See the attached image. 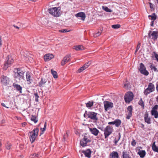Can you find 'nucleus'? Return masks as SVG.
Here are the masks:
<instances>
[{
  "mask_svg": "<svg viewBox=\"0 0 158 158\" xmlns=\"http://www.w3.org/2000/svg\"><path fill=\"white\" fill-rule=\"evenodd\" d=\"M91 142L89 136L87 135H84L83 138L80 141V145L83 147L88 145Z\"/></svg>",
  "mask_w": 158,
  "mask_h": 158,
  "instance_id": "f257e3e1",
  "label": "nucleus"
},
{
  "mask_svg": "<svg viewBox=\"0 0 158 158\" xmlns=\"http://www.w3.org/2000/svg\"><path fill=\"white\" fill-rule=\"evenodd\" d=\"M97 113L94 112H85L84 114V117L85 118H90L94 121L96 122L98 120L97 116Z\"/></svg>",
  "mask_w": 158,
  "mask_h": 158,
  "instance_id": "f03ea898",
  "label": "nucleus"
},
{
  "mask_svg": "<svg viewBox=\"0 0 158 158\" xmlns=\"http://www.w3.org/2000/svg\"><path fill=\"white\" fill-rule=\"evenodd\" d=\"M38 131L39 129L36 127L32 131L29 132V138L31 143H33L35 140L38 135Z\"/></svg>",
  "mask_w": 158,
  "mask_h": 158,
  "instance_id": "7ed1b4c3",
  "label": "nucleus"
},
{
  "mask_svg": "<svg viewBox=\"0 0 158 158\" xmlns=\"http://www.w3.org/2000/svg\"><path fill=\"white\" fill-rule=\"evenodd\" d=\"M14 76L16 79L19 80L23 79L24 78V72L19 68L17 69L15 72Z\"/></svg>",
  "mask_w": 158,
  "mask_h": 158,
  "instance_id": "20e7f679",
  "label": "nucleus"
},
{
  "mask_svg": "<svg viewBox=\"0 0 158 158\" xmlns=\"http://www.w3.org/2000/svg\"><path fill=\"white\" fill-rule=\"evenodd\" d=\"M49 13L55 17H58L60 15L59 10L57 7L51 8L48 9Z\"/></svg>",
  "mask_w": 158,
  "mask_h": 158,
  "instance_id": "39448f33",
  "label": "nucleus"
},
{
  "mask_svg": "<svg viewBox=\"0 0 158 158\" xmlns=\"http://www.w3.org/2000/svg\"><path fill=\"white\" fill-rule=\"evenodd\" d=\"M113 129L112 127L109 126H107L104 129V135L105 138L106 139L113 132Z\"/></svg>",
  "mask_w": 158,
  "mask_h": 158,
  "instance_id": "423d86ee",
  "label": "nucleus"
},
{
  "mask_svg": "<svg viewBox=\"0 0 158 158\" xmlns=\"http://www.w3.org/2000/svg\"><path fill=\"white\" fill-rule=\"evenodd\" d=\"M154 85L152 83H150L148 85V87L145 90L144 94L145 95H147L150 93L155 90Z\"/></svg>",
  "mask_w": 158,
  "mask_h": 158,
  "instance_id": "0eeeda50",
  "label": "nucleus"
},
{
  "mask_svg": "<svg viewBox=\"0 0 158 158\" xmlns=\"http://www.w3.org/2000/svg\"><path fill=\"white\" fill-rule=\"evenodd\" d=\"M134 94L131 92L127 93L124 96V100L127 103H129L132 101L134 97Z\"/></svg>",
  "mask_w": 158,
  "mask_h": 158,
  "instance_id": "6e6552de",
  "label": "nucleus"
},
{
  "mask_svg": "<svg viewBox=\"0 0 158 158\" xmlns=\"http://www.w3.org/2000/svg\"><path fill=\"white\" fill-rule=\"evenodd\" d=\"M0 79L1 83L2 85L6 86L9 84L10 82V79L7 76L2 75L1 76Z\"/></svg>",
  "mask_w": 158,
  "mask_h": 158,
  "instance_id": "1a4fd4ad",
  "label": "nucleus"
},
{
  "mask_svg": "<svg viewBox=\"0 0 158 158\" xmlns=\"http://www.w3.org/2000/svg\"><path fill=\"white\" fill-rule=\"evenodd\" d=\"M104 110L106 111H107L112 108L113 107V103L108 101H105L103 102Z\"/></svg>",
  "mask_w": 158,
  "mask_h": 158,
  "instance_id": "9d476101",
  "label": "nucleus"
},
{
  "mask_svg": "<svg viewBox=\"0 0 158 158\" xmlns=\"http://www.w3.org/2000/svg\"><path fill=\"white\" fill-rule=\"evenodd\" d=\"M148 37L150 38L151 37V39H153L154 41H156L157 40L158 37V31H154L152 32V31H150L148 33Z\"/></svg>",
  "mask_w": 158,
  "mask_h": 158,
  "instance_id": "9b49d317",
  "label": "nucleus"
},
{
  "mask_svg": "<svg viewBox=\"0 0 158 158\" xmlns=\"http://www.w3.org/2000/svg\"><path fill=\"white\" fill-rule=\"evenodd\" d=\"M26 76L27 84H30L33 81L32 74L29 72H27L26 73Z\"/></svg>",
  "mask_w": 158,
  "mask_h": 158,
  "instance_id": "f8f14e48",
  "label": "nucleus"
},
{
  "mask_svg": "<svg viewBox=\"0 0 158 158\" xmlns=\"http://www.w3.org/2000/svg\"><path fill=\"white\" fill-rule=\"evenodd\" d=\"M139 70L141 73L145 76H147L149 74L148 72L146 69L145 66L142 63H140Z\"/></svg>",
  "mask_w": 158,
  "mask_h": 158,
  "instance_id": "ddd939ff",
  "label": "nucleus"
},
{
  "mask_svg": "<svg viewBox=\"0 0 158 158\" xmlns=\"http://www.w3.org/2000/svg\"><path fill=\"white\" fill-rule=\"evenodd\" d=\"M13 60L11 58H9L7 61L4 64V69H6L13 63Z\"/></svg>",
  "mask_w": 158,
  "mask_h": 158,
  "instance_id": "4468645a",
  "label": "nucleus"
},
{
  "mask_svg": "<svg viewBox=\"0 0 158 158\" xmlns=\"http://www.w3.org/2000/svg\"><path fill=\"white\" fill-rule=\"evenodd\" d=\"M91 62L90 61L85 63L83 66L78 69V72L79 73H81L82 71L85 70L91 64Z\"/></svg>",
  "mask_w": 158,
  "mask_h": 158,
  "instance_id": "2eb2a0df",
  "label": "nucleus"
},
{
  "mask_svg": "<svg viewBox=\"0 0 158 158\" xmlns=\"http://www.w3.org/2000/svg\"><path fill=\"white\" fill-rule=\"evenodd\" d=\"M89 130L92 134L96 136H97L99 132V131L95 127L89 128Z\"/></svg>",
  "mask_w": 158,
  "mask_h": 158,
  "instance_id": "dca6fc26",
  "label": "nucleus"
},
{
  "mask_svg": "<svg viewBox=\"0 0 158 158\" xmlns=\"http://www.w3.org/2000/svg\"><path fill=\"white\" fill-rule=\"evenodd\" d=\"M92 152L90 149H88L82 151V153L84 154L85 157L89 158H90L91 156Z\"/></svg>",
  "mask_w": 158,
  "mask_h": 158,
  "instance_id": "f3484780",
  "label": "nucleus"
},
{
  "mask_svg": "<svg viewBox=\"0 0 158 158\" xmlns=\"http://www.w3.org/2000/svg\"><path fill=\"white\" fill-rule=\"evenodd\" d=\"M144 119L145 122L148 124L151 123V120L150 117H148V113L146 112L145 113L144 115Z\"/></svg>",
  "mask_w": 158,
  "mask_h": 158,
  "instance_id": "a211bd4d",
  "label": "nucleus"
},
{
  "mask_svg": "<svg viewBox=\"0 0 158 158\" xmlns=\"http://www.w3.org/2000/svg\"><path fill=\"white\" fill-rule=\"evenodd\" d=\"M54 57V56L50 54H46L44 56V59L45 61H48Z\"/></svg>",
  "mask_w": 158,
  "mask_h": 158,
  "instance_id": "6ab92c4d",
  "label": "nucleus"
},
{
  "mask_svg": "<svg viewBox=\"0 0 158 158\" xmlns=\"http://www.w3.org/2000/svg\"><path fill=\"white\" fill-rule=\"evenodd\" d=\"M127 110L128 111V114L126 118L127 119H129L132 116V107L131 106H130L128 107Z\"/></svg>",
  "mask_w": 158,
  "mask_h": 158,
  "instance_id": "aec40b11",
  "label": "nucleus"
},
{
  "mask_svg": "<svg viewBox=\"0 0 158 158\" xmlns=\"http://www.w3.org/2000/svg\"><path fill=\"white\" fill-rule=\"evenodd\" d=\"M70 55H67L64 57L61 62V65H64L66 63H67L70 60Z\"/></svg>",
  "mask_w": 158,
  "mask_h": 158,
  "instance_id": "412c9836",
  "label": "nucleus"
},
{
  "mask_svg": "<svg viewBox=\"0 0 158 158\" xmlns=\"http://www.w3.org/2000/svg\"><path fill=\"white\" fill-rule=\"evenodd\" d=\"M110 158H119L118 154L117 152L113 151L110 155Z\"/></svg>",
  "mask_w": 158,
  "mask_h": 158,
  "instance_id": "4be33fe9",
  "label": "nucleus"
},
{
  "mask_svg": "<svg viewBox=\"0 0 158 158\" xmlns=\"http://www.w3.org/2000/svg\"><path fill=\"white\" fill-rule=\"evenodd\" d=\"M76 16L77 17L81 18V19L82 20H85V15L84 13L80 12L76 15Z\"/></svg>",
  "mask_w": 158,
  "mask_h": 158,
  "instance_id": "5701e85b",
  "label": "nucleus"
},
{
  "mask_svg": "<svg viewBox=\"0 0 158 158\" xmlns=\"http://www.w3.org/2000/svg\"><path fill=\"white\" fill-rule=\"evenodd\" d=\"M47 81V79L44 78H42L41 81L38 83V85L40 87H43L44 86V85Z\"/></svg>",
  "mask_w": 158,
  "mask_h": 158,
  "instance_id": "b1692460",
  "label": "nucleus"
},
{
  "mask_svg": "<svg viewBox=\"0 0 158 158\" xmlns=\"http://www.w3.org/2000/svg\"><path fill=\"white\" fill-rule=\"evenodd\" d=\"M137 154L141 158H144L145 156L146 152L145 150H139Z\"/></svg>",
  "mask_w": 158,
  "mask_h": 158,
  "instance_id": "393cba45",
  "label": "nucleus"
},
{
  "mask_svg": "<svg viewBox=\"0 0 158 158\" xmlns=\"http://www.w3.org/2000/svg\"><path fill=\"white\" fill-rule=\"evenodd\" d=\"M156 142L154 141L153 142L152 146V150L155 152L158 153V147H157L155 144Z\"/></svg>",
  "mask_w": 158,
  "mask_h": 158,
  "instance_id": "a878e982",
  "label": "nucleus"
},
{
  "mask_svg": "<svg viewBox=\"0 0 158 158\" xmlns=\"http://www.w3.org/2000/svg\"><path fill=\"white\" fill-rule=\"evenodd\" d=\"M123 158H131L129 154L127 152L125 151L123 152H122Z\"/></svg>",
  "mask_w": 158,
  "mask_h": 158,
  "instance_id": "bb28decb",
  "label": "nucleus"
},
{
  "mask_svg": "<svg viewBox=\"0 0 158 158\" xmlns=\"http://www.w3.org/2000/svg\"><path fill=\"white\" fill-rule=\"evenodd\" d=\"M13 86L15 87L17 90L19 91L20 93H22V87L19 85L17 84H14Z\"/></svg>",
  "mask_w": 158,
  "mask_h": 158,
  "instance_id": "cd10ccee",
  "label": "nucleus"
},
{
  "mask_svg": "<svg viewBox=\"0 0 158 158\" xmlns=\"http://www.w3.org/2000/svg\"><path fill=\"white\" fill-rule=\"evenodd\" d=\"M152 115L154 116L155 118H157L158 117V112L157 111L152 110L151 111Z\"/></svg>",
  "mask_w": 158,
  "mask_h": 158,
  "instance_id": "c85d7f7f",
  "label": "nucleus"
},
{
  "mask_svg": "<svg viewBox=\"0 0 158 158\" xmlns=\"http://www.w3.org/2000/svg\"><path fill=\"white\" fill-rule=\"evenodd\" d=\"M114 125L116 127H119L121 124V121L119 119H116L114 121Z\"/></svg>",
  "mask_w": 158,
  "mask_h": 158,
  "instance_id": "c756f323",
  "label": "nucleus"
},
{
  "mask_svg": "<svg viewBox=\"0 0 158 158\" xmlns=\"http://www.w3.org/2000/svg\"><path fill=\"white\" fill-rule=\"evenodd\" d=\"M120 138L121 135L120 133H119L118 135L116 136L114 140V143L115 145L117 144V143L118 141L120 140Z\"/></svg>",
  "mask_w": 158,
  "mask_h": 158,
  "instance_id": "7c9ffc66",
  "label": "nucleus"
},
{
  "mask_svg": "<svg viewBox=\"0 0 158 158\" xmlns=\"http://www.w3.org/2000/svg\"><path fill=\"white\" fill-rule=\"evenodd\" d=\"M74 48L77 51H79L84 49L83 47L81 45L75 46L74 47Z\"/></svg>",
  "mask_w": 158,
  "mask_h": 158,
  "instance_id": "2f4dec72",
  "label": "nucleus"
},
{
  "mask_svg": "<svg viewBox=\"0 0 158 158\" xmlns=\"http://www.w3.org/2000/svg\"><path fill=\"white\" fill-rule=\"evenodd\" d=\"M31 120L32 121L34 122L35 123H36L38 121V119H37L36 117L33 115H31Z\"/></svg>",
  "mask_w": 158,
  "mask_h": 158,
  "instance_id": "473e14b6",
  "label": "nucleus"
},
{
  "mask_svg": "<svg viewBox=\"0 0 158 158\" xmlns=\"http://www.w3.org/2000/svg\"><path fill=\"white\" fill-rule=\"evenodd\" d=\"M94 104V102L93 101H89L86 104V106L88 108L91 107Z\"/></svg>",
  "mask_w": 158,
  "mask_h": 158,
  "instance_id": "72a5a7b5",
  "label": "nucleus"
},
{
  "mask_svg": "<svg viewBox=\"0 0 158 158\" xmlns=\"http://www.w3.org/2000/svg\"><path fill=\"white\" fill-rule=\"evenodd\" d=\"M51 73L52 75L54 78H56L58 77L57 73L55 71L53 70L52 69L51 70Z\"/></svg>",
  "mask_w": 158,
  "mask_h": 158,
  "instance_id": "f704fd0d",
  "label": "nucleus"
},
{
  "mask_svg": "<svg viewBox=\"0 0 158 158\" xmlns=\"http://www.w3.org/2000/svg\"><path fill=\"white\" fill-rule=\"evenodd\" d=\"M149 17H151V19L152 20H153V21H154L156 19V15L155 13H154L152 15H149L148 16Z\"/></svg>",
  "mask_w": 158,
  "mask_h": 158,
  "instance_id": "c9c22d12",
  "label": "nucleus"
},
{
  "mask_svg": "<svg viewBox=\"0 0 158 158\" xmlns=\"http://www.w3.org/2000/svg\"><path fill=\"white\" fill-rule=\"evenodd\" d=\"M139 104L141 106L143 109L144 108V104L142 98H141L138 102Z\"/></svg>",
  "mask_w": 158,
  "mask_h": 158,
  "instance_id": "e433bc0d",
  "label": "nucleus"
},
{
  "mask_svg": "<svg viewBox=\"0 0 158 158\" xmlns=\"http://www.w3.org/2000/svg\"><path fill=\"white\" fill-rule=\"evenodd\" d=\"M5 147L7 149L9 150L11 148V144L10 143L7 142L6 144Z\"/></svg>",
  "mask_w": 158,
  "mask_h": 158,
  "instance_id": "4c0bfd02",
  "label": "nucleus"
},
{
  "mask_svg": "<svg viewBox=\"0 0 158 158\" xmlns=\"http://www.w3.org/2000/svg\"><path fill=\"white\" fill-rule=\"evenodd\" d=\"M102 31L101 30H99L98 31V32L95 33L94 35L95 37H97L100 35L102 32Z\"/></svg>",
  "mask_w": 158,
  "mask_h": 158,
  "instance_id": "58836bf2",
  "label": "nucleus"
},
{
  "mask_svg": "<svg viewBox=\"0 0 158 158\" xmlns=\"http://www.w3.org/2000/svg\"><path fill=\"white\" fill-rule=\"evenodd\" d=\"M46 124L47 123L45 122V124H44V127L43 128H41V134H43L44 133V132L45 131L46 127Z\"/></svg>",
  "mask_w": 158,
  "mask_h": 158,
  "instance_id": "ea45409f",
  "label": "nucleus"
},
{
  "mask_svg": "<svg viewBox=\"0 0 158 158\" xmlns=\"http://www.w3.org/2000/svg\"><path fill=\"white\" fill-rule=\"evenodd\" d=\"M102 8L103 10L107 12H112L111 10L109 9L108 7L106 6H103Z\"/></svg>",
  "mask_w": 158,
  "mask_h": 158,
  "instance_id": "a19ab883",
  "label": "nucleus"
},
{
  "mask_svg": "<svg viewBox=\"0 0 158 158\" xmlns=\"http://www.w3.org/2000/svg\"><path fill=\"white\" fill-rule=\"evenodd\" d=\"M111 27L114 29H118L120 27V25L119 24H117L112 25Z\"/></svg>",
  "mask_w": 158,
  "mask_h": 158,
  "instance_id": "79ce46f5",
  "label": "nucleus"
},
{
  "mask_svg": "<svg viewBox=\"0 0 158 158\" xmlns=\"http://www.w3.org/2000/svg\"><path fill=\"white\" fill-rule=\"evenodd\" d=\"M150 68L151 69L153 70L155 72H158V70H157L156 68L154 66H153L152 64H151V65L150 66Z\"/></svg>",
  "mask_w": 158,
  "mask_h": 158,
  "instance_id": "37998d69",
  "label": "nucleus"
},
{
  "mask_svg": "<svg viewBox=\"0 0 158 158\" xmlns=\"http://www.w3.org/2000/svg\"><path fill=\"white\" fill-rule=\"evenodd\" d=\"M35 97V101L38 102L39 101L38 98H39V96L37 93H35L34 94Z\"/></svg>",
  "mask_w": 158,
  "mask_h": 158,
  "instance_id": "c03bdc74",
  "label": "nucleus"
},
{
  "mask_svg": "<svg viewBox=\"0 0 158 158\" xmlns=\"http://www.w3.org/2000/svg\"><path fill=\"white\" fill-rule=\"evenodd\" d=\"M69 132V131H66V134H64V137L63 139H64V140H65L66 138H67V137L68 136V133Z\"/></svg>",
  "mask_w": 158,
  "mask_h": 158,
  "instance_id": "a18cd8bd",
  "label": "nucleus"
},
{
  "mask_svg": "<svg viewBox=\"0 0 158 158\" xmlns=\"http://www.w3.org/2000/svg\"><path fill=\"white\" fill-rule=\"evenodd\" d=\"M140 45H141L140 43L139 42L138 44V45H137L136 49L135 52V53L138 51V50H139V48H140Z\"/></svg>",
  "mask_w": 158,
  "mask_h": 158,
  "instance_id": "49530a36",
  "label": "nucleus"
},
{
  "mask_svg": "<svg viewBox=\"0 0 158 158\" xmlns=\"http://www.w3.org/2000/svg\"><path fill=\"white\" fill-rule=\"evenodd\" d=\"M153 53L154 54V56L156 58V60L158 62V54H156L155 52H154Z\"/></svg>",
  "mask_w": 158,
  "mask_h": 158,
  "instance_id": "de8ad7c7",
  "label": "nucleus"
},
{
  "mask_svg": "<svg viewBox=\"0 0 158 158\" xmlns=\"http://www.w3.org/2000/svg\"><path fill=\"white\" fill-rule=\"evenodd\" d=\"M69 31H67L66 29H62V30H60L59 31L60 32H62V33H65L67 32H69Z\"/></svg>",
  "mask_w": 158,
  "mask_h": 158,
  "instance_id": "09e8293b",
  "label": "nucleus"
},
{
  "mask_svg": "<svg viewBox=\"0 0 158 158\" xmlns=\"http://www.w3.org/2000/svg\"><path fill=\"white\" fill-rule=\"evenodd\" d=\"M158 108V105H155L152 108V110L157 111L156 110Z\"/></svg>",
  "mask_w": 158,
  "mask_h": 158,
  "instance_id": "8fccbe9b",
  "label": "nucleus"
},
{
  "mask_svg": "<svg viewBox=\"0 0 158 158\" xmlns=\"http://www.w3.org/2000/svg\"><path fill=\"white\" fill-rule=\"evenodd\" d=\"M136 142L134 139H133L132 141L131 142V144L133 146H135L136 144Z\"/></svg>",
  "mask_w": 158,
  "mask_h": 158,
  "instance_id": "3c124183",
  "label": "nucleus"
},
{
  "mask_svg": "<svg viewBox=\"0 0 158 158\" xmlns=\"http://www.w3.org/2000/svg\"><path fill=\"white\" fill-rule=\"evenodd\" d=\"M129 85L128 83L125 84H124L123 87L127 89H128V86Z\"/></svg>",
  "mask_w": 158,
  "mask_h": 158,
  "instance_id": "603ef678",
  "label": "nucleus"
},
{
  "mask_svg": "<svg viewBox=\"0 0 158 158\" xmlns=\"http://www.w3.org/2000/svg\"><path fill=\"white\" fill-rule=\"evenodd\" d=\"M149 4L150 5V7L151 9H153L154 8H153V5L151 3L149 2Z\"/></svg>",
  "mask_w": 158,
  "mask_h": 158,
  "instance_id": "864d4df0",
  "label": "nucleus"
},
{
  "mask_svg": "<svg viewBox=\"0 0 158 158\" xmlns=\"http://www.w3.org/2000/svg\"><path fill=\"white\" fill-rule=\"evenodd\" d=\"M2 38H1V36L0 35V48L2 46Z\"/></svg>",
  "mask_w": 158,
  "mask_h": 158,
  "instance_id": "5fc2aeb1",
  "label": "nucleus"
},
{
  "mask_svg": "<svg viewBox=\"0 0 158 158\" xmlns=\"http://www.w3.org/2000/svg\"><path fill=\"white\" fill-rule=\"evenodd\" d=\"M108 124L109 125H114V121L109 122L108 123Z\"/></svg>",
  "mask_w": 158,
  "mask_h": 158,
  "instance_id": "6e6d98bb",
  "label": "nucleus"
},
{
  "mask_svg": "<svg viewBox=\"0 0 158 158\" xmlns=\"http://www.w3.org/2000/svg\"><path fill=\"white\" fill-rule=\"evenodd\" d=\"M26 124H27L26 123L24 122V123H22V127H24L26 125Z\"/></svg>",
  "mask_w": 158,
  "mask_h": 158,
  "instance_id": "4d7b16f0",
  "label": "nucleus"
},
{
  "mask_svg": "<svg viewBox=\"0 0 158 158\" xmlns=\"http://www.w3.org/2000/svg\"><path fill=\"white\" fill-rule=\"evenodd\" d=\"M32 155V156H34L35 157H38V154H36V153L34 154H31Z\"/></svg>",
  "mask_w": 158,
  "mask_h": 158,
  "instance_id": "13d9d810",
  "label": "nucleus"
},
{
  "mask_svg": "<svg viewBox=\"0 0 158 158\" xmlns=\"http://www.w3.org/2000/svg\"><path fill=\"white\" fill-rule=\"evenodd\" d=\"M1 105L2 106H4V107H6V108H8V107H7L5 104L4 103H1Z\"/></svg>",
  "mask_w": 158,
  "mask_h": 158,
  "instance_id": "bf43d9fd",
  "label": "nucleus"
},
{
  "mask_svg": "<svg viewBox=\"0 0 158 158\" xmlns=\"http://www.w3.org/2000/svg\"><path fill=\"white\" fill-rule=\"evenodd\" d=\"M156 90L158 92V83L156 84Z\"/></svg>",
  "mask_w": 158,
  "mask_h": 158,
  "instance_id": "052dcab7",
  "label": "nucleus"
},
{
  "mask_svg": "<svg viewBox=\"0 0 158 158\" xmlns=\"http://www.w3.org/2000/svg\"><path fill=\"white\" fill-rule=\"evenodd\" d=\"M14 26L17 29H19V27H18L17 26H16L15 25H14Z\"/></svg>",
  "mask_w": 158,
  "mask_h": 158,
  "instance_id": "680f3d73",
  "label": "nucleus"
},
{
  "mask_svg": "<svg viewBox=\"0 0 158 158\" xmlns=\"http://www.w3.org/2000/svg\"><path fill=\"white\" fill-rule=\"evenodd\" d=\"M154 21H152V24H151V26H153Z\"/></svg>",
  "mask_w": 158,
  "mask_h": 158,
  "instance_id": "e2e57ef3",
  "label": "nucleus"
},
{
  "mask_svg": "<svg viewBox=\"0 0 158 158\" xmlns=\"http://www.w3.org/2000/svg\"><path fill=\"white\" fill-rule=\"evenodd\" d=\"M142 125H143L142 127H144V125L143 124H142Z\"/></svg>",
  "mask_w": 158,
  "mask_h": 158,
  "instance_id": "0e129e2a",
  "label": "nucleus"
},
{
  "mask_svg": "<svg viewBox=\"0 0 158 158\" xmlns=\"http://www.w3.org/2000/svg\"><path fill=\"white\" fill-rule=\"evenodd\" d=\"M157 1V3L158 4V0H156Z\"/></svg>",
  "mask_w": 158,
  "mask_h": 158,
  "instance_id": "69168bd1",
  "label": "nucleus"
}]
</instances>
